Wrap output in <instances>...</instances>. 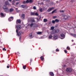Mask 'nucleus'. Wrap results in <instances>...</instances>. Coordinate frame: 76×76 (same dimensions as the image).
I'll return each instance as SVG.
<instances>
[{
    "instance_id": "nucleus-33",
    "label": "nucleus",
    "mask_w": 76,
    "mask_h": 76,
    "mask_svg": "<svg viewBox=\"0 0 76 76\" xmlns=\"http://www.w3.org/2000/svg\"><path fill=\"white\" fill-rule=\"evenodd\" d=\"M26 1V3H29V0H27Z\"/></svg>"
},
{
    "instance_id": "nucleus-24",
    "label": "nucleus",
    "mask_w": 76,
    "mask_h": 76,
    "mask_svg": "<svg viewBox=\"0 0 76 76\" xmlns=\"http://www.w3.org/2000/svg\"><path fill=\"white\" fill-rule=\"evenodd\" d=\"M14 11V10L13 9H11L10 10V12H13Z\"/></svg>"
},
{
    "instance_id": "nucleus-44",
    "label": "nucleus",
    "mask_w": 76,
    "mask_h": 76,
    "mask_svg": "<svg viewBox=\"0 0 76 76\" xmlns=\"http://www.w3.org/2000/svg\"><path fill=\"white\" fill-rule=\"evenodd\" d=\"M19 2H17L16 3V5H18V4H19Z\"/></svg>"
},
{
    "instance_id": "nucleus-14",
    "label": "nucleus",
    "mask_w": 76,
    "mask_h": 76,
    "mask_svg": "<svg viewBox=\"0 0 76 76\" xmlns=\"http://www.w3.org/2000/svg\"><path fill=\"white\" fill-rule=\"evenodd\" d=\"M36 34L37 35H41L42 34V32L41 31H38L36 32Z\"/></svg>"
},
{
    "instance_id": "nucleus-19",
    "label": "nucleus",
    "mask_w": 76,
    "mask_h": 76,
    "mask_svg": "<svg viewBox=\"0 0 76 76\" xmlns=\"http://www.w3.org/2000/svg\"><path fill=\"white\" fill-rule=\"evenodd\" d=\"M5 4L6 5H10V4L9 3V2L6 1L5 2Z\"/></svg>"
},
{
    "instance_id": "nucleus-23",
    "label": "nucleus",
    "mask_w": 76,
    "mask_h": 76,
    "mask_svg": "<svg viewBox=\"0 0 76 76\" xmlns=\"http://www.w3.org/2000/svg\"><path fill=\"white\" fill-rule=\"evenodd\" d=\"M40 59L42 61H43V60H44V57H43V56H41L40 57Z\"/></svg>"
},
{
    "instance_id": "nucleus-34",
    "label": "nucleus",
    "mask_w": 76,
    "mask_h": 76,
    "mask_svg": "<svg viewBox=\"0 0 76 76\" xmlns=\"http://www.w3.org/2000/svg\"><path fill=\"white\" fill-rule=\"evenodd\" d=\"M33 9H34V10H36V9H37V7H36L34 6L33 7Z\"/></svg>"
},
{
    "instance_id": "nucleus-12",
    "label": "nucleus",
    "mask_w": 76,
    "mask_h": 76,
    "mask_svg": "<svg viewBox=\"0 0 76 76\" xmlns=\"http://www.w3.org/2000/svg\"><path fill=\"white\" fill-rule=\"evenodd\" d=\"M32 34V33L30 34L29 35V37L30 38H32L34 37V36H33Z\"/></svg>"
},
{
    "instance_id": "nucleus-13",
    "label": "nucleus",
    "mask_w": 76,
    "mask_h": 76,
    "mask_svg": "<svg viewBox=\"0 0 76 76\" xmlns=\"http://www.w3.org/2000/svg\"><path fill=\"white\" fill-rule=\"evenodd\" d=\"M21 18L22 19H25V14H23L21 15Z\"/></svg>"
},
{
    "instance_id": "nucleus-36",
    "label": "nucleus",
    "mask_w": 76,
    "mask_h": 76,
    "mask_svg": "<svg viewBox=\"0 0 76 76\" xmlns=\"http://www.w3.org/2000/svg\"><path fill=\"white\" fill-rule=\"evenodd\" d=\"M23 69H26V66L25 65L24 66H23Z\"/></svg>"
},
{
    "instance_id": "nucleus-38",
    "label": "nucleus",
    "mask_w": 76,
    "mask_h": 76,
    "mask_svg": "<svg viewBox=\"0 0 76 76\" xmlns=\"http://www.w3.org/2000/svg\"><path fill=\"white\" fill-rule=\"evenodd\" d=\"M1 16H4V14L3 13H1Z\"/></svg>"
},
{
    "instance_id": "nucleus-2",
    "label": "nucleus",
    "mask_w": 76,
    "mask_h": 76,
    "mask_svg": "<svg viewBox=\"0 0 76 76\" xmlns=\"http://www.w3.org/2000/svg\"><path fill=\"white\" fill-rule=\"evenodd\" d=\"M30 26L31 28H32V27H33V28H36V27L37 26V25L35 23H31L30 24Z\"/></svg>"
},
{
    "instance_id": "nucleus-46",
    "label": "nucleus",
    "mask_w": 76,
    "mask_h": 76,
    "mask_svg": "<svg viewBox=\"0 0 76 76\" xmlns=\"http://www.w3.org/2000/svg\"><path fill=\"white\" fill-rule=\"evenodd\" d=\"M64 10H62V13H63V12H64Z\"/></svg>"
},
{
    "instance_id": "nucleus-45",
    "label": "nucleus",
    "mask_w": 76,
    "mask_h": 76,
    "mask_svg": "<svg viewBox=\"0 0 76 76\" xmlns=\"http://www.w3.org/2000/svg\"><path fill=\"white\" fill-rule=\"evenodd\" d=\"M7 68H9V66H7Z\"/></svg>"
},
{
    "instance_id": "nucleus-41",
    "label": "nucleus",
    "mask_w": 76,
    "mask_h": 76,
    "mask_svg": "<svg viewBox=\"0 0 76 76\" xmlns=\"http://www.w3.org/2000/svg\"><path fill=\"white\" fill-rule=\"evenodd\" d=\"M56 18H57V16H54L53 17V18L54 19Z\"/></svg>"
},
{
    "instance_id": "nucleus-47",
    "label": "nucleus",
    "mask_w": 76,
    "mask_h": 76,
    "mask_svg": "<svg viewBox=\"0 0 76 76\" xmlns=\"http://www.w3.org/2000/svg\"><path fill=\"white\" fill-rule=\"evenodd\" d=\"M60 12H62V10H60Z\"/></svg>"
},
{
    "instance_id": "nucleus-15",
    "label": "nucleus",
    "mask_w": 76,
    "mask_h": 76,
    "mask_svg": "<svg viewBox=\"0 0 76 76\" xmlns=\"http://www.w3.org/2000/svg\"><path fill=\"white\" fill-rule=\"evenodd\" d=\"M17 22L18 23H20L21 21H20V19H18L17 20Z\"/></svg>"
},
{
    "instance_id": "nucleus-51",
    "label": "nucleus",
    "mask_w": 76,
    "mask_h": 76,
    "mask_svg": "<svg viewBox=\"0 0 76 76\" xmlns=\"http://www.w3.org/2000/svg\"><path fill=\"white\" fill-rule=\"evenodd\" d=\"M9 1H12V0H9Z\"/></svg>"
},
{
    "instance_id": "nucleus-6",
    "label": "nucleus",
    "mask_w": 76,
    "mask_h": 76,
    "mask_svg": "<svg viewBox=\"0 0 76 76\" xmlns=\"http://www.w3.org/2000/svg\"><path fill=\"white\" fill-rule=\"evenodd\" d=\"M21 7L23 9H26L28 8V6H27L26 5H21Z\"/></svg>"
},
{
    "instance_id": "nucleus-55",
    "label": "nucleus",
    "mask_w": 76,
    "mask_h": 76,
    "mask_svg": "<svg viewBox=\"0 0 76 76\" xmlns=\"http://www.w3.org/2000/svg\"><path fill=\"white\" fill-rule=\"evenodd\" d=\"M12 4H13V3Z\"/></svg>"
},
{
    "instance_id": "nucleus-11",
    "label": "nucleus",
    "mask_w": 76,
    "mask_h": 76,
    "mask_svg": "<svg viewBox=\"0 0 76 76\" xmlns=\"http://www.w3.org/2000/svg\"><path fill=\"white\" fill-rule=\"evenodd\" d=\"M13 20V17H11L8 19V20L10 22Z\"/></svg>"
},
{
    "instance_id": "nucleus-49",
    "label": "nucleus",
    "mask_w": 76,
    "mask_h": 76,
    "mask_svg": "<svg viewBox=\"0 0 76 76\" xmlns=\"http://www.w3.org/2000/svg\"><path fill=\"white\" fill-rule=\"evenodd\" d=\"M30 61H30V63H31V61H32V60H30Z\"/></svg>"
},
{
    "instance_id": "nucleus-26",
    "label": "nucleus",
    "mask_w": 76,
    "mask_h": 76,
    "mask_svg": "<svg viewBox=\"0 0 76 76\" xmlns=\"http://www.w3.org/2000/svg\"><path fill=\"white\" fill-rule=\"evenodd\" d=\"M55 22H59V20L57 19H55Z\"/></svg>"
},
{
    "instance_id": "nucleus-48",
    "label": "nucleus",
    "mask_w": 76,
    "mask_h": 76,
    "mask_svg": "<svg viewBox=\"0 0 76 76\" xmlns=\"http://www.w3.org/2000/svg\"><path fill=\"white\" fill-rule=\"evenodd\" d=\"M72 42H73V41H74V40H72Z\"/></svg>"
},
{
    "instance_id": "nucleus-9",
    "label": "nucleus",
    "mask_w": 76,
    "mask_h": 76,
    "mask_svg": "<svg viewBox=\"0 0 76 76\" xmlns=\"http://www.w3.org/2000/svg\"><path fill=\"white\" fill-rule=\"evenodd\" d=\"M60 37L61 39H64V38L65 37L64 36V35L63 34H60Z\"/></svg>"
},
{
    "instance_id": "nucleus-30",
    "label": "nucleus",
    "mask_w": 76,
    "mask_h": 76,
    "mask_svg": "<svg viewBox=\"0 0 76 76\" xmlns=\"http://www.w3.org/2000/svg\"><path fill=\"white\" fill-rule=\"evenodd\" d=\"M32 2H33V0H29V3H32Z\"/></svg>"
},
{
    "instance_id": "nucleus-1",
    "label": "nucleus",
    "mask_w": 76,
    "mask_h": 76,
    "mask_svg": "<svg viewBox=\"0 0 76 76\" xmlns=\"http://www.w3.org/2000/svg\"><path fill=\"white\" fill-rule=\"evenodd\" d=\"M16 32L17 33V34L18 36H20L21 34H23V32H22V31H20L18 32V30L17 29L16 30Z\"/></svg>"
},
{
    "instance_id": "nucleus-10",
    "label": "nucleus",
    "mask_w": 76,
    "mask_h": 76,
    "mask_svg": "<svg viewBox=\"0 0 76 76\" xmlns=\"http://www.w3.org/2000/svg\"><path fill=\"white\" fill-rule=\"evenodd\" d=\"M16 27L18 29H20L22 28L21 26L20 25H18L16 26Z\"/></svg>"
},
{
    "instance_id": "nucleus-21",
    "label": "nucleus",
    "mask_w": 76,
    "mask_h": 76,
    "mask_svg": "<svg viewBox=\"0 0 76 76\" xmlns=\"http://www.w3.org/2000/svg\"><path fill=\"white\" fill-rule=\"evenodd\" d=\"M3 8L4 10L5 9H6L7 8V7L6 6L4 5L3 6Z\"/></svg>"
},
{
    "instance_id": "nucleus-39",
    "label": "nucleus",
    "mask_w": 76,
    "mask_h": 76,
    "mask_svg": "<svg viewBox=\"0 0 76 76\" xmlns=\"http://www.w3.org/2000/svg\"><path fill=\"white\" fill-rule=\"evenodd\" d=\"M23 4H26V1H23Z\"/></svg>"
},
{
    "instance_id": "nucleus-35",
    "label": "nucleus",
    "mask_w": 76,
    "mask_h": 76,
    "mask_svg": "<svg viewBox=\"0 0 76 76\" xmlns=\"http://www.w3.org/2000/svg\"><path fill=\"white\" fill-rule=\"evenodd\" d=\"M55 22H56L55 20H52V23H55Z\"/></svg>"
},
{
    "instance_id": "nucleus-54",
    "label": "nucleus",
    "mask_w": 76,
    "mask_h": 76,
    "mask_svg": "<svg viewBox=\"0 0 76 76\" xmlns=\"http://www.w3.org/2000/svg\"><path fill=\"white\" fill-rule=\"evenodd\" d=\"M19 39H20V38Z\"/></svg>"
},
{
    "instance_id": "nucleus-27",
    "label": "nucleus",
    "mask_w": 76,
    "mask_h": 76,
    "mask_svg": "<svg viewBox=\"0 0 76 76\" xmlns=\"http://www.w3.org/2000/svg\"><path fill=\"white\" fill-rule=\"evenodd\" d=\"M51 30H53L54 29V27L53 26H52L50 28Z\"/></svg>"
},
{
    "instance_id": "nucleus-50",
    "label": "nucleus",
    "mask_w": 76,
    "mask_h": 76,
    "mask_svg": "<svg viewBox=\"0 0 76 76\" xmlns=\"http://www.w3.org/2000/svg\"><path fill=\"white\" fill-rule=\"evenodd\" d=\"M76 44L75 43H74L73 45H75Z\"/></svg>"
},
{
    "instance_id": "nucleus-5",
    "label": "nucleus",
    "mask_w": 76,
    "mask_h": 76,
    "mask_svg": "<svg viewBox=\"0 0 76 76\" xmlns=\"http://www.w3.org/2000/svg\"><path fill=\"white\" fill-rule=\"evenodd\" d=\"M53 39L54 40L58 38V36L57 34L54 35L53 37Z\"/></svg>"
},
{
    "instance_id": "nucleus-53",
    "label": "nucleus",
    "mask_w": 76,
    "mask_h": 76,
    "mask_svg": "<svg viewBox=\"0 0 76 76\" xmlns=\"http://www.w3.org/2000/svg\"><path fill=\"white\" fill-rule=\"evenodd\" d=\"M16 10H18V8H16Z\"/></svg>"
},
{
    "instance_id": "nucleus-16",
    "label": "nucleus",
    "mask_w": 76,
    "mask_h": 76,
    "mask_svg": "<svg viewBox=\"0 0 76 76\" xmlns=\"http://www.w3.org/2000/svg\"><path fill=\"white\" fill-rule=\"evenodd\" d=\"M72 36H73V37H75V38H76V34H71Z\"/></svg>"
},
{
    "instance_id": "nucleus-7",
    "label": "nucleus",
    "mask_w": 76,
    "mask_h": 76,
    "mask_svg": "<svg viewBox=\"0 0 76 76\" xmlns=\"http://www.w3.org/2000/svg\"><path fill=\"white\" fill-rule=\"evenodd\" d=\"M54 9V7L49 8V9L48 10L47 12H51V10H53Z\"/></svg>"
},
{
    "instance_id": "nucleus-8",
    "label": "nucleus",
    "mask_w": 76,
    "mask_h": 76,
    "mask_svg": "<svg viewBox=\"0 0 76 76\" xmlns=\"http://www.w3.org/2000/svg\"><path fill=\"white\" fill-rule=\"evenodd\" d=\"M66 71L68 72H71L72 71V69L71 68H67L66 69Z\"/></svg>"
},
{
    "instance_id": "nucleus-43",
    "label": "nucleus",
    "mask_w": 76,
    "mask_h": 76,
    "mask_svg": "<svg viewBox=\"0 0 76 76\" xmlns=\"http://www.w3.org/2000/svg\"><path fill=\"white\" fill-rule=\"evenodd\" d=\"M56 52H57V51H59V50L56 49Z\"/></svg>"
},
{
    "instance_id": "nucleus-3",
    "label": "nucleus",
    "mask_w": 76,
    "mask_h": 76,
    "mask_svg": "<svg viewBox=\"0 0 76 76\" xmlns=\"http://www.w3.org/2000/svg\"><path fill=\"white\" fill-rule=\"evenodd\" d=\"M62 16H63V17H64V18L65 19H68L70 16H68L67 17V16H66L65 14H62L61 15Z\"/></svg>"
},
{
    "instance_id": "nucleus-4",
    "label": "nucleus",
    "mask_w": 76,
    "mask_h": 76,
    "mask_svg": "<svg viewBox=\"0 0 76 76\" xmlns=\"http://www.w3.org/2000/svg\"><path fill=\"white\" fill-rule=\"evenodd\" d=\"M59 32V30L58 29H56L55 31V33H54L53 32V31H52L51 32V34H54V33H58Z\"/></svg>"
},
{
    "instance_id": "nucleus-29",
    "label": "nucleus",
    "mask_w": 76,
    "mask_h": 76,
    "mask_svg": "<svg viewBox=\"0 0 76 76\" xmlns=\"http://www.w3.org/2000/svg\"><path fill=\"white\" fill-rule=\"evenodd\" d=\"M49 38L50 39V38H53V36H52V35H49Z\"/></svg>"
},
{
    "instance_id": "nucleus-25",
    "label": "nucleus",
    "mask_w": 76,
    "mask_h": 76,
    "mask_svg": "<svg viewBox=\"0 0 76 76\" xmlns=\"http://www.w3.org/2000/svg\"><path fill=\"white\" fill-rule=\"evenodd\" d=\"M43 22H47V19H44L43 20Z\"/></svg>"
},
{
    "instance_id": "nucleus-52",
    "label": "nucleus",
    "mask_w": 76,
    "mask_h": 76,
    "mask_svg": "<svg viewBox=\"0 0 76 76\" xmlns=\"http://www.w3.org/2000/svg\"><path fill=\"white\" fill-rule=\"evenodd\" d=\"M51 23V22H49V23Z\"/></svg>"
},
{
    "instance_id": "nucleus-18",
    "label": "nucleus",
    "mask_w": 76,
    "mask_h": 76,
    "mask_svg": "<svg viewBox=\"0 0 76 76\" xmlns=\"http://www.w3.org/2000/svg\"><path fill=\"white\" fill-rule=\"evenodd\" d=\"M31 16H35V12H31Z\"/></svg>"
},
{
    "instance_id": "nucleus-37",
    "label": "nucleus",
    "mask_w": 76,
    "mask_h": 76,
    "mask_svg": "<svg viewBox=\"0 0 76 76\" xmlns=\"http://www.w3.org/2000/svg\"><path fill=\"white\" fill-rule=\"evenodd\" d=\"M64 52L66 54L67 53V50H64Z\"/></svg>"
},
{
    "instance_id": "nucleus-40",
    "label": "nucleus",
    "mask_w": 76,
    "mask_h": 76,
    "mask_svg": "<svg viewBox=\"0 0 76 76\" xmlns=\"http://www.w3.org/2000/svg\"><path fill=\"white\" fill-rule=\"evenodd\" d=\"M67 49H68V50H69L70 49V48H69V47H67Z\"/></svg>"
},
{
    "instance_id": "nucleus-31",
    "label": "nucleus",
    "mask_w": 76,
    "mask_h": 76,
    "mask_svg": "<svg viewBox=\"0 0 76 76\" xmlns=\"http://www.w3.org/2000/svg\"><path fill=\"white\" fill-rule=\"evenodd\" d=\"M39 11L40 12H42V8H40V9H39Z\"/></svg>"
},
{
    "instance_id": "nucleus-22",
    "label": "nucleus",
    "mask_w": 76,
    "mask_h": 76,
    "mask_svg": "<svg viewBox=\"0 0 76 76\" xmlns=\"http://www.w3.org/2000/svg\"><path fill=\"white\" fill-rule=\"evenodd\" d=\"M30 21H31V22H35V20H34L33 18H32L30 19Z\"/></svg>"
},
{
    "instance_id": "nucleus-17",
    "label": "nucleus",
    "mask_w": 76,
    "mask_h": 76,
    "mask_svg": "<svg viewBox=\"0 0 76 76\" xmlns=\"http://www.w3.org/2000/svg\"><path fill=\"white\" fill-rule=\"evenodd\" d=\"M4 10L5 12H9V9H8V8H7L5 9Z\"/></svg>"
},
{
    "instance_id": "nucleus-28",
    "label": "nucleus",
    "mask_w": 76,
    "mask_h": 76,
    "mask_svg": "<svg viewBox=\"0 0 76 76\" xmlns=\"http://www.w3.org/2000/svg\"><path fill=\"white\" fill-rule=\"evenodd\" d=\"M56 10H54L51 13H52V14L54 13V12H56Z\"/></svg>"
},
{
    "instance_id": "nucleus-42",
    "label": "nucleus",
    "mask_w": 76,
    "mask_h": 76,
    "mask_svg": "<svg viewBox=\"0 0 76 76\" xmlns=\"http://www.w3.org/2000/svg\"><path fill=\"white\" fill-rule=\"evenodd\" d=\"M3 51H6V49H5V48H3Z\"/></svg>"
},
{
    "instance_id": "nucleus-20",
    "label": "nucleus",
    "mask_w": 76,
    "mask_h": 76,
    "mask_svg": "<svg viewBox=\"0 0 76 76\" xmlns=\"http://www.w3.org/2000/svg\"><path fill=\"white\" fill-rule=\"evenodd\" d=\"M50 75H51V76H54V73L53 72H50Z\"/></svg>"
},
{
    "instance_id": "nucleus-32",
    "label": "nucleus",
    "mask_w": 76,
    "mask_h": 76,
    "mask_svg": "<svg viewBox=\"0 0 76 76\" xmlns=\"http://www.w3.org/2000/svg\"><path fill=\"white\" fill-rule=\"evenodd\" d=\"M35 15L37 16H38V12L35 13Z\"/></svg>"
}]
</instances>
